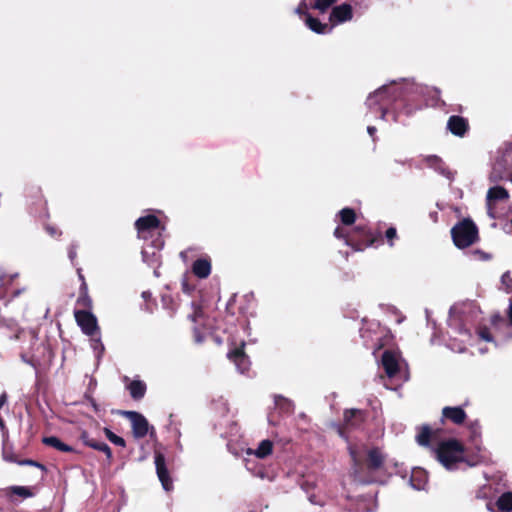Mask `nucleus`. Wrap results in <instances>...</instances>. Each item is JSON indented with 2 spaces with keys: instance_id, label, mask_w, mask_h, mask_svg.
Instances as JSON below:
<instances>
[{
  "instance_id": "f257e3e1",
  "label": "nucleus",
  "mask_w": 512,
  "mask_h": 512,
  "mask_svg": "<svg viewBox=\"0 0 512 512\" xmlns=\"http://www.w3.org/2000/svg\"><path fill=\"white\" fill-rule=\"evenodd\" d=\"M351 475L360 484L368 485L379 481V474L385 471L387 454L378 446L350 444Z\"/></svg>"
},
{
  "instance_id": "f03ea898",
  "label": "nucleus",
  "mask_w": 512,
  "mask_h": 512,
  "mask_svg": "<svg viewBox=\"0 0 512 512\" xmlns=\"http://www.w3.org/2000/svg\"><path fill=\"white\" fill-rule=\"evenodd\" d=\"M135 226L139 238L146 242L151 239L142 249L143 261L151 266L158 263L160 259L159 252L164 245L161 235L163 228L160 226L159 219L154 215L140 217Z\"/></svg>"
},
{
  "instance_id": "7ed1b4c3",
  "label": "nucleus",
  "mask_w": 512,
  "mask_h": 512,
  "mask_svg": "<svg viewBox=\"0 0 512 512\" xmlns=\"http://www.w3.org/2000/svg\"><path fill=\"white\" fill-rule=\"evenodd\" d=\"M437 460L447 469L455 470L457 465L462 462H467L465 459V446L457 439L451 438L441 441L435 449Z\"/></svg>"
},
{
  "instance_id": "20e7f679",
  "label": "nucleus",
  "mask_w": 512,
  "mask_h": 512,
  "mask_svg": "<svg viewBox=\"0 0 512 512\" xmlns=\"http://www.w3.org/2000/svg\"><path fill=\"white\" fill-rule=\"evenodd\" d=\"M451 236L456 247L467 248L477 242L478 228L470 219H464L451 229Z\"/></svg>"
},
{
  "instance_id": "39448f33",
  "label": "nucleus",
  "mask_w": 512,
  "mask_h": 512,
  "mask_svg": "<svg viewBox=\"0 0 512 512\" xmlns=\"http://www.w3.org/2000/svg\"><path fill=\"white\" fill-rule=\"evenodd\" d=\"M367 419V411L350 408L343 412V422L336 426L338 435L345 439H349V433L353 430L361 429Z\"/></svg>"
},
{
  "instance_id": "423d86ee",
  "label": "nucleus",
  "mask_w": 512,
  "mask_h": 512,
  "mask_svg": "<svg viewBox=\"0 0 512 512\" xmlns=\"http://www.w3.org/2000/svg\"><path fill=\"white\" fill-rule=\"evenodd\" d=\"M254 301L255 296L253 291H249L241 296L239 293H233L226 304V309L232 314L239 313L246 315L250 313Z\"/></svg>"
},
{
  "instance_id": "0eeeda50",
  "label": "nucleus",
  "mask_w": 512,
  "mask_h": 512,
  "mask_svg": "<svg viewBox=\"0 0 512 512\" xmlns=\"http://www.w3.org/2000/svg\"><path fill=\"white\" fill-rule=\"evenodd\" d=\"M74 317L81 328L82 332L87 336H94L96 332L99 330L97 319L88 310H75Z\"/></svg>"
},
{
  "instance_id": "6e6552de",
  "label": "nucleus",
  "mask_w": 512,
  "mask_h": 512,
  "mask_svg": "<svg viewBox=\"0 0 512 512\" xmlns=\"http://www.w3.org/2000/svg\"><path fill=\"white\" fill-rule=\"evenodd\" d=\"M512 167V147H509L505 152L496 159L492 171L490 173V180L493 182L503 179L505 173Z\"/></svg>"
},
{
  "instance_id": "1a4fd4ad",
  "label": "nucleus",
  "mask_w": 512,
  "mask_h": 512,
  "mask_svg": "<svg viewBox=\"0 0 512 512\" xmlns=\"http://www.w3.org/2000/svg\"><path fill=\"white\" fill-rule=\"evenodd\" d=\"M389 87L383 86L376 90L374 93L369 95L367 98V106L370 110L379 107V110L381 112L380 118L384 119L386 114V104L390 100V97L392 95L389 93Z\"/></svg>"
},
{
  "instance_id": "9d476101",
  "label": "nucleus",
  "mask_w": 512,
  "mask_h": 512,
  "mask_svg": "<svg viewBox=\"0 0 512 512\" xmlns=\"http://www.w3.org/2000/svg\"><path fill=\"white\" fill-rule=\"evenodd\" d=\"M132 424V432L135 438H144L149 431V423L147 419L139 412L136 411H124L122 412Z\"/></svg>"
},
{
  "instance_id": "9b49d317",
  "label": "nucleus",
  "mask_w": 512,
  "mask_h": 512,
  "mask_svg": "<svg viewBox=\"0 0 512 512\" xmlns=\"http://www.w3.org/2000/svg\"><path fill=\"white\" fill-rule=\"evenodd\" d=\"M155 466L157 476L166 491H169L173 487L172 479L166 466V459L163 453L155 452Z\"/></svg>"
},
{
  "instance_id": "f8f14e48",
  "label": "nucleus",
  "mask_w": 512,
  "mask_h": 512,
  "mask_svg": "<svg viewBox=\"0 0 512 512\" xmlns=\"http://www.w3.org/2000/svg\"><path fill=\"white\" fill-rule=\"evenodd\" d=\"M467 419V413L461 406H445L441 412V423L445 424L447 421L455 424L462 425Z\"/></svg>"
},
{
  "instance_id": "ddd939ff",
  "label": "nucleus",
  "mask_w": 512,
  "mask_h": 512,
  "mask_svg": "<svg viewBox=\"0 0 512 512\" xmlns=\"http://www.w3.org/2000/svg\"><path fill=\"white\" fill-rule=\"evenodd\" d=\"M245 344L242 343L239 347H235L234 349L230 350L227 354V357L230 361H232L237 369L244 373L249 370L250 361L249 357L246 355L244 351Z\"/></svg>"
},
{
  "instance_id": "4468645a",
  "label": "nucleus",
  "mask_w": 512,
  "mask_h": 512,
  "mask_svg": "<svg viewBox=\"0 0 512 512\" xmlns=\"http://www.w3.org/2000/svg\"><path fill=\"white\" fill-rule=\"evenodd\" d=\"M508 197H509L508 191L503 187L495 186L488 190L487 196H486V204H487L488 215L491 218H495L494 207H493L494 202L507 200Z\"/></svg>"
},
{
  "instance_id": "2eb2a0df",
  "label": "nucleus",
  "mask_w": 512,
  "mask_h": 512,
  "mask_svg": "<svg viewBox=\"0 0 512 512\" xmlns=\"http://www.w3.org/2000/svg\"><path fill=\"white\" fill-rule=\"evenodd\" d=\"M440 429H432L428 424L417 427L416 442L423 447H429L432 440L438 438Z\"/></svg>"
},
{
  "instance_id": "dca6fc26",
  "label": "nucleus",
  "mask_w": 512,
  "mask_h": 512,
  "mask_svg": "<svg viewBox=\"0 0 512 512\" xmlns=\"http://www.w3.org/2000/svg\"><path fill=\"white\" fill-rule=\"evenodd\" d=\"M79 439L85 446L103 452L109 461L112 459L111 448L106 443L97 441L96 439L92 438L86 430H82L80 432Z\"/></svg>"
},
{
  "instance_id": "f3484780",
  "label": "nucleus",
  "mask_w": 512,
  "mask_h": 512,
  "mask_svg": "<svg viewBox=\"0 0 512 512\" xmlns=\"http://www.w3.org/2000/svg\"><path fill=\"white\" fill-rule=\"evenodd\" d=\"M382 366L389 377H394L399 372V364L395 353L385 350L382 354Z\"/></svg>"
},
{
  "instance_id": "a211bd4d",
  "label": "nucleus",
  "mask_w": 512,
  "mask_h": 512,
  "mask_svg": "<svg viewBox=\"0 0 512 512\" xmlns=\"http://www.w3.org/2000/svg\"><path fill=\"white\" fill-rule=\"evenodd\" d=\"M352 7L349 4H341L333 8L330 14V21L334 24L348 21L352 18Z\"/></svg>"
},
{
  "instance_id": "6ab92c4d",
  "label": "nucleus",
  "mask_w": 512,
  "mask_h": 512,
  "mask_svg": "<svg viewBox=\"0 0 512 512\" xmlns=\"http://www.w3.org/2000/svg\"><path fill=\"white\" fill-rule=\"evenodd\" d=\"M447 128L456 136H463L468 129V122L460 116H451L447 122Z\"/></svg>"
},
{
  "instance_id": "aec40b11",
  "label": "nucleus",
  "mask_w": 512,
  "mask_h": 512,
  "mask_svg": "<svg viewBox=\"0 0 512 512\" xmlns=\"http://www.w3.org/2000/svg\"><path fill=\"white\" fill-rule=\"evenodd\" d=\"M127 389L134 400H141L145 396L147 387L141 380H132L127 385Z\"/></svg>"
},
{
  "instance_id": "412c9836",
  "label": "nucleus",
  "mask_w": 512,
  "mask_h": 512,
  "mask_svg": "<svg viewBox=\"0 0 512 512\" xmlns=\"http://www.w3.org/2000/svg\"><path fill=\"white\" fill-rule=\"evenodd\" d=\"M42 442L47 445V446H50V447H53L55 448L56 450H59L61 452H66V453H72V452H76L75 449L68 445V444H65L64 442H62L58 437L56 436H48V437H44L42 439Z\"/></svg>"
},
{
  "instance_id": "4be33fe9",
  "label": "nucleus",
  "mask_w": 512,
  "mask_h": 512,
  "mask_svg": "<svg viewBox=\"0 0 512 512\" xmlns=\"http://www.w3.org/2000/svg\"><path fill=\"white\" fill-rule=\"evenodd\" d=\"M193 273L199 278H206L211 272V263L207 259H198L192 267Z\"/></svg>"
},
{
  "instance_id": "5701e85b",
  "label": "nucleus",
  "mask_w": 512,
  "mask_h": 512,
  "mask_svg": "<svg viewBox=\"0 0 512 512\" xmlns=\"http://www.w3.org/2000/svg\"><path fill=\"white\" fill-rule=\"evenodd\" d=\"M305 23L311 29L312 31L318 33V34H325L329 33L331 31V27H329L327 24L321 23L318 19L307 16L305 18Z\"/></svg>"
},
{
  "instance_id": "b1692460",
  "label": "nucleus",
  "mask_w": 512,
  "mask_h": 512,
  "mask_svg": "<svg viewBox=\"0 0 512 512\" xmlns=\"http://www.w3.org/2000/svg\"><path fill=\"white\" fill-rule=\"evenodd\" d=\"M273 452V442L269 439L262 440L257 449L254 450L253 454L259 458L264 459L267 456L271 455Z\"/></svg>"
},
{
  "instance_id": "393cba45",
  "label": "nucleus",
  "mask_w": 512,
  "mask_h": 512,
  "mask_svg": "<svg viewBox=\"0 0 512 512\" xmlns=\"http://www.w3.org/2000/svg\"><path fill=\"white\" fill-rule=\"evenodd\" d=\"M496 505L498 509L502 512H511L512 511V492H504L497 499Z\"/></svg>"
},
{
  "instance_id": "a878e982",
  "label": "nucleus",
  "mask_w": 512,
  "mask_h": 512,
  "mask_svg": "<svg viewBox=\"0 0 512 512\" xmlns=\"http://www.w3.org/2000/svg\"><path fill=\"white\" fill-rule=\"evenodd\" d=\"M425 161L427 164L434 168L435 170L439 171L441 174L445 175L447 178L451 177L450 171H448L442 162V160L437 156H428Z\"/></svg>"
},
{
  "instance_id": "bb28decb",
  "label": "nucleus",
  "mask_w": 512,
  "mask_h": 512,
  "mask_svg": "<svg viewBox=\"0 0 512 512\" xmlns=\"http://www.w3.org/2000/svg\"><path fill=\"white\" fill-rule=\"evenodd\" d=\"M77 306L80 307L79 310H88L91 311L92 309V299L88 295L87 290H83L76 301Z\"/></svg>"
},
{
  "instance_id": "cd10ccee",
  "label": "nucleus",
  "mask_w": 512,
  "mask_h": 512,
  "mask_svg": "<svg viewBox=\"0 0 512 512\" xmlns=\"http://www.w3.org/2000/svg\"><path fill=\"white\" fill-rule=\"evenodd\" d=\"M341 222L344 225H351L354 223L356 215L353 209L344 208L339 212Z\"/></svg>"
},
{
  "instance_id": "c85d7f7f",
  "label": "nucleus",
  "mask_w": 512,
  "mask_h": 512,
  "mask_svg": "<svg viewBox=\"0 0 512 512\" xmlns=\"http://www.w3.org/2000/svg\"><path fill=\"white\" fill-rule=\"evenodd\" d=\"M9 492L10 494L18 495L22 498H29L33 496V493L30 490V488L26 486H11L9 488Z\"/></svg>"
},
{
  "instance_id": "c756f323",
  "label": "nucleus",
  "mask_w": 512,
  "mask_h": 512,
  "mask_svg": "<svg viewBox=\"0 0 512 512\" xmlns=\"http://www.w3.org/2000/svg\"><path fill=\"white\" fill-rule=\"evenodd\" d=\"M104 433H105L107 439L110 442H112L113 444H115L117 446H121V447H125L126 446L125 440L122 437L116 435L109 428H104Z\"/></svg>"
},
{
  "instance_id": "7c9ffc66",
  "label": "nucleus",
  "mask_w": 512,
  "mask_h": 512,
  "mask_svg": "<svg viewBox=\"0 0 512 512\" xmlns=\"http://www.w3.org/2000/svg\"><path fill=\"white\" fill-rule=\"evenodd\" d=\"M336 1L337 0H316L311 7L324 13Z\"/></svg>"
},
{
  "instance_id": "2f4dec72",
  "label": "nucleus",
  "mask_w": 512,
  "mask_h": 512,
  "mask_svg": "<svg viewBox=\"0 0 512 512\" xmlns=\"http://www.w3.org/2000/svg\"><path fill=\"white\" fill-rule=\"evenodd\" d=\"M18 464L19 465H28V466H34V467H37V468H40L42 471H46V467L36 461V460H32V459H20V461H18Z\"/></svg>"
},
{
  "instance_id": "473e14b6",
  "label": "nucleus",
  "mask_w": 512,
  "mask_h": 512,
  "mask_svg": "<svg viewBox=\"0 0 512 512\" xmlns=\"http://www.w3.org/2000/svg\"><path fill=\"white\" fill-rule=\"evenodd\" d=\"M308 8H309V4H308L307 0H303L300 2L298 7L296 8L295 13L298 14L299 16H305V18H306L307 16H309L307 14Z\"/></svg>"
},
{
  "instance_id": "72a5a7b5",
  "label": "nucleus",
  "mask_w": 512,
  "mask_h": 512,
  "mask_svg": "<svg viewBox=\"0 0 512 512\" xmlns=\"http://www.w3.org/2000/svg\"><path fill=\"white\" fill-rule=\"evenodd\" d=\"M478 335L484 341L491 342L493 340V337L488 327H481L478 331Z\"/></svg>"
},
{
  "instance_id": "f704fd0d",
  "label": "nucleus",
  "mask_w": 512,
  "mask_h": 512,
  "mask_svg": "<svg viewBox=\"0 0 512 512\" xmlns=\"http://www.w3.org/2000/svg\"><path fill=\"white\" fill-rule=\"evenodd\" d=\"M187 291L189 292L190 290H187ZM196 291L198 292L199 297L201 298V303L199 304L198 309H196V310H195V315H196V316H198V315H199V313H200V310H201L203 307L208 306V304H207L206 300H204V295H205V293H206V292H208V290H201V289H198V290H196Z\"/></svg>"
},
{
  "instance_id": "c9c22d12",
  "label": "nucleus",
  "mask_w": 512,
  "mask_h": 512,
  "mask_svg": "<svg viewBox=\"0 0 512 512\" xmlns=\"http://www.w3.org/2000/svg\"><path fill=\"white\" fill-rule=\"evenodd\" d=\"M419 476H420V477L425 478V475H424V473H423V471H422V470L414 471V472L412 473V476H411V482H412L413 486H414L415 488H417V489H421V488H422V485H421V483H420V482H419V483H417V484L415 483V481L417 480V478H418Z\"/></svg>"
},
{
  "instance_id": "e433bc0d",
  "label": "nucleus",
  "mask_w": 512,
  "mask_h": 512,
  "mask_svg": "<svg viewBox=\"0 0 512 512\" xmlns=\"http://www.w3.org/2000/svg\"><path fill=\"white\" fill-rule=\"evenodd\" d=\"M501 281L502 284L506 286V288H510L512 286V278L509 272H506L502 275Z\"/></svg>"
},
{
  "instance_id": "4c0bfd02",
  "label": "nucleus",
  "mask_w": 512,
  "mask_h": 512,
  "mask_svg": "<svg viewBox=\"0 0 512 512\" xmlns=\"http://www.w3.org/2000/svg\"><path fill=\"white\" fill-rule=\"evenodd\" d=\"M4 458L7 461L14 462V463H17V464H18V461H20V459L18 458V456L16 454L8 453L6 451L4 452Z\"/></svg>"
},
{
  "instance_id": "58836bf2",
  "label": "nucleus",
  "mask_w": 512,
  "mask_h": 512,
  "mask_svg": "<svg viewBox=\"0 0 512 512\" xmlns=\"http://www.w3.org/2000/svg\"><path fill=\"white\" fill-rule=\"evenodd\" d=\"M396 237V229L395 228H389L387 231H386V238L388 240H393L394 238Z\"/></svg>"
},
{
  "instance_id": "ea45409f",
  "label": "nucleus",
  "mask_w": 512,
  "mask_h": 512,
  "mask_svg": "<svg viewBox=\"0 0 512 512\" xmlns=\"http://www.w3.org/2000/svg\"><path fill=\"white\" fill-rule=\"evenodd\" d=\"M478 424L477 423H473L471 424L470 426V430H471V433H472V436L475 437V436H478L479 435V432H478Z\"/></svg>"
},
{
  "instance_id": "a19ab883",
  "label": "nucleus",
  "mask_w": 512,
  "mask_h": 512,
  "mask_svg": "<svg viewBox=\"0 0 512 512\" xmlns=\"http://www.w3.org/2000/svg\"><path fill=\"white\" fill-rule=\"evenodd\" d=\"M334 235L337 237V238H345V234L343 232V229L341 228H336L335 231H334Z\"/></svg>"
},
{
  "instance_id": "79ce46f5",
  "label": "nucleus",
  "mask_w": 512,
  "mask_h": 512,
  "mask_svg": "<svg viewBox=\"0 0 512 512\" xmlns=\"http://www.w3.org/2000/svg\"><path fill=\"white\" fill-rule=\"evenodd\" d=\"M7 402V394L4 392L0 395V409L6 404Z\"/></svg>"
},
{
  "instance_id": "37998d69",
  "label": "nucleus",
  "mask_w": 512,
  "mask_h": 512,
  "mask_svg": "<svg viewBox=\"0 0 512 512\" xmlns=\"http://www.w3.org/2000/svg\"><path fill=\"white\" fill-rule=\"evenodd\" d=\"M14 275H9V276H6V275H3L1 277V285H9L11 284V282L9 280H7L6 278L9 277V278H12Z\"/></svg>"
},
{
  "instance_id": "c03bdc74",
  "label": "nucleus",
  "mask_w": 512,
  "mask_h": 512,
  "mask_svg": "<svg viewBox=\"0 0 512 512\" xmlns=\"http://www.w3.org/2000/svg\"><path fill=\"white\" fill-rule=\"evenodd\" d=\"M141 296L145 301H149L151 298V292L149 290H144Z\"/></svg>"
},
{
  "instance_id": "a18cd8bd",
  "label": "nucleus",
  "mask_w": 512,
  "mask_h": 512,
  "mask_svg": "<svg viewBox=\"0 0 512 512\" xmlns=\"http://www.w3.org/2000/svg\"><path fill=\"white\" fill-rule=\"evenodd\" d=\"M68 253H69V258H70L71 260H73V259L76 257V249H75L74 247H71V248L69 249V252H68Z\"/></svg>"
},
{
  "instance_id": "49530a36",
  "label": "nucleus",
  "mask_w": 512,
  "mask_h": 512,
  "mask_svg": "<svg viewBox=\"0 0 512 512\" xmlns=\"http://www.w3.org/2000/svg\"><path fill=\"white\" fill-rule=\"evenodd\" d=\"M7 429L6 424L3 420V418L0 416V430L5 431Z\"/></svg>"
},
{
  "instance_id": "de8ad7c7",
  "label": "nucleus",
  "mask_w": 512,
  "mask_h": 512,
  "mask_svg": "<svg viewBox=\"0 0 512 512\" xmlns=\"http://www.w3.org/2000/svg\"><path fill=\"white\" fill-rule=\"evenodd\" d=\"M367 131L370 136H373L374 133L376 132V128L374 126H368Z\"/></svg>"
},
{
  "instance_id": "09e8293b",
  "label": "nucleus",
  "mask_w": 512,
  "mask_h": 512,
  "mask_svg": "<svg viewBox=\"0 0 512 512\" xmlns=\"http://www.w3.org/2000/svg\"><path fill=\"white\" fill-rule=\"evenodd\" d=\"M309 501H310L312 504H320V503L316 500V496H315V495H310V496H309Z\"/></svg>"
},
{
  "instance_id": "8fccbe9b",
  "label": "nucleus",
  "mask_w": 512,
  "mask_h": 512,
  "mask_svg": "<svg viewBox=\"0 0 512 512\" xmlns=\"http://www.w3.org/2000/svg\"><path fill=\"white\" fill-rule=\"evenodd\" d=\"M508 316H509L510 323L512 324V303L509 306Z\"/></svg>"
},
{
  "instance_id": "3c124183",
  "label": "nucleus",
  "mask_w": 512,
  "mask_h": 512,
  "mask_svg": "<svg viewBox=\"0 0 512 512\" xmlns=\"http://www.w3.org/2000/svg\"><path fill=\"white\" fill-rule=\"evenodd\" d=\"M474 253H475V254H477V255H479V256H480V258H482V259H486V255H485L483 252H481V251H475Z\"/></svg>"
},
{
  "instance_id": "603ef678",
  "label": "nucleus",
  "mask_w": 512,
  "mask_h": 512,
  "mask_svg": "<svg viewBox=\"0 0 512 512\" xmlns=\"http://www.w3.org/2000/svg\"><path fill=\"white\" fill-rule=\"evenodd\" d=\"M48 232L51 234V235H55L57 233L56 229L55 228H47Z\"/></svg>"
},
{
  "instance_id": "864d4df0",
  "label": "nucleus",
  "mask_w": 512,
  "mask_h": 512,
  "mask_svg": "<svg viewBox=\"0 0 512 512\" xmlns=\"http://www.w3.org/2000/svg\"><path fill=\"white\" fill-rule=\"evenodd\" d=\"M196 341L197 342H201L202 341V338H201V336L198 333H196Z\"/></svg>"
},
{
  "instance_id": "5fc2aeb1",
  "label": "nucleus",
  "mask_w": 512,
  "mask_h": 512,
  "mask_svg": "<svg viewBox=\"0 0 512 512\" xmlns=\"http://www.w3.org/2000/svg\"><path fill=\"white\" fill-rule=\"evenodd\" d=\"M180 255H181V257H182V258H184V257H185V255H186V253H185V252H181V254H180Z\"/></svg>"
},
{
  "instance_id": "6e6d98bb",
  "label": "nucleus",
  "mask_w": 512,
  "mask_h": 512,
  "mask_svg": "<svg viewBox=\"0 0 512 512\" xmlns=\"http://www.w3.org/2000/svg\"><path fill=\"white\" fill-rule=\"evenodd\" d=\"M20 292H21V290H16L15 295H19Z\"/></svg>"
},
{
  "instance_id": "4d7b16f0",
  "label": "nucleus",
  "mask_w": 512,
  "mask_h": 512,
  "mask_svg": "<svg viewBox=\"0 0 512 512\" xmlns=\"http://www.w3.org/2000/svg\"><path fill=\"white\" fill-rule=\"evenodd\" d=\"M276 398L284 400V397H282V396H277Z\"/></svg>"
}]
</instances>
